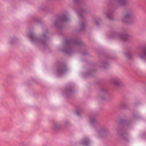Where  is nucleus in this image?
I'll return each instance as SVG.
<instances>
[{
  "mask_svg": "<svg viewBox=\"0 0 146 146\" xmlns=\"http://www.w3.org/2000/svg\"><path fill=\"white\" fill-rule=\"evenodd\" d=\"M76 3H78L80 1V0H73Z\"/></svg>",
  "mask_w": 146,
  "mask_h": 146,
  "instance_id": "nucleus-23",
  "label": "nucleus"
},
{
  "mask_svg": "<svg viewBox=\"0 0 146 146\" xmlns=\"http://www.w3.org/2000/svg\"><path fill=\"white\" fill-rule=\"evenodd\" d=\"M116 131L117 135L123 139L127 140L128 134L124 126L121 125L116 129Z\"/></svg>",
  "mask_w": 146,
  "mask_h": 146,
  "instance_id": "nucleus-5",
  "label": "nucleus"
},
{
  "mask_svg": "<svg viewBox=\"0 0 146 146\" xmlns=\"http://www.w3.org/2000/svg\"><path fill=\"white\" fill-rule=\"evenodd\" d=\"M83 55H85V54H83Z\"/></svg>",
  "mask_w": 146,
  "mask_h": 146,
  "instance_id": "nucleus-29",
  "label": "nucleus"
},
{
  "mask_svg": "<svg viewBox=\"0 0 146 146\" xmlns=\"http://www.w3.org/2000/svg\"><path fill=\"white\" fill-rule=\"evenodd\" d=\"M83 44L82 42L80 40H68L66 41L65 47L63 51L66 54H70L72 53V48L75 46H80Z\"/></svg>",
  "mask_w": 146,
  "mask_h": 146,
  "instance_id": "nucleus-1",
  "label": "nucleus"
},
{
  "mask_svg": "<svg viewBox=\"0 0 146 146\" xmlns=\"http://www.w3.org/2000/svg\"><path fill=\"white\" fill-rule=\"evenodd\" d=\"M90 143V140L88 139H85L81 143V144L83 145H85L86 146H88Z\"/></svg>",
  "mask_w": 146,
  "mask_h": 146,
  "instance_id": "nucleus-14",
  "label": "nucleus"
},
{
  "mask_svg": "<svg viewBox=\"0 0 146 146\" xmlns=\"http://www.w3.org/2000/svg\"><path fill=\"white\" fill-rule=\"evenodd\" d=\"M77 115H79V113H77Z\"/></svg>",
  "mask_w": 146,
  "mask_h": 146,
  "instance_id": "nucleus-28",
  "label": "nucleus"
},
{
  "mask_svg": "<svg viewBox=\"0 0 146 146\" xmlns=\"http://www.w3.org/2000/svg\"><path fill=\"white\" fill-rule=\"evenodd\" d=\"M119 123L121 125H123L125 126H128L130 124V122L129 121L121 119L119 121Z\"/></svg>",
  "mask_w": 146,
  "mask_h": 146,
  "instance_id": "nucleus-11",
  "label": "nucleus"
},
{
  "mask_svg": "<svg viewBox=\"0 0 146 146\" xmlns=\"http://www.w3.org/2000/svg\"><path fill=\"white\" fill-rule=\"evenodd\" d=\"M94 116V117H96V115H93Z\"/></svg>",
  "mask_w": 146,
  "mask_h": 146,
  "instance_id": "nucleus-27",
  "label": "nucleus"
},
{
  "mask_svg": "<svg viewBox=\"0 0 146 146\" xmlns=\"http://www.w3.org/2000/svg\"><path fill=\"white\" fill-rule=\"evenodd\" d=\"M112 83L116 86H118L119 85L120 82L119 80L117 79H114L112 80Z\"/></svg>",
  "mask_w": 146,
  "mask_h": 146,
  "instance_id": "nucleus-16",
  "label": "nucleus"
},
{
  "mask_svg": "<svg viewBox=\"0 0 146 146\" xmlns=\"http://www.w3.org/2000/svg\"><path fill=\"white\" fill-rule=\"evenodd\" d=\"M96 72V70L94 69H92L90 70V72H87L85 74V76L90 75L92 73L95 72Z\"/></svg>",
  "mask_w": 146,
  "mask_h": 146,
  "instance_id": "nucleus-21",
  "label": "nucleus"
},
{
  "mask_svg": "<svg viewBox=\"0 0 146 146\" xmlns=\"http://www.w3.org/2000/svg\"><path fill=\"white\" fill-rule=\"evenodd\" d=\"M102 134L106 136L109 133V131L107 129H103L102 130Z\"/></svg>",
  "mask_w": 146,
  "mask_h": 146,
  "instance_id": "nucleus-19",
  "label": "nucleus"
},
{
  "mask_svg": "<svg viewBox=\"0 0 146 146\" xmlns=\"http://www.w3.org/2000/svg\"><path fill=\"white\" fill-rule=\"evenodd\" d=\"M86 12V11H85L84 9H81L79 10L77 12V13L78 14V16L80 18H82L83 17V16L82 15V13H85Z\"/></svg>",
  "mask_w": 146,
  "mask_h": 146,
  "instance_id": "nucleus-17",
  "label": "nucleus"
},
{
  "mask_svg": "<svg viewBox=\"0 0 146 146\" xmlns=\"http://www.w3.org/2000/svg\"><path fill=\"white\" fill-rule=\"evenodd\" d=\"M69 20L67 15L64 14L59 17L58 19L54 22V25L58 29H61L63 27V23Z\"/></svg>",
  "mask_w": 146,
  "mask_h": 146,
  "instance_id": "nucleus-4",
  "label": "nucleus"
},
{
  "mask_svg": "<svg viewBox=\"0 0 146 146\" xmlns=\"http://www.w3.org/2000/svg\"><path fill=\"white\" fill-rule=\"evenodd\" d=\"M126 56L129 60L132 59L134 58V55L132 53L127 52L125 53Z\"/></svg>",
  "mask_w": 146,
  "mask_h": 146,
  "instance_id": "nucleus-15",
  "label": "nucleus"
},
{
  "mask_svg": "<svg viewBox=\"0 0 146 146\" xmlns=\"http://www.w3.org/2000/svg\"><path fill=\"white\" fill-rule=\"evenodd\" d=\"M126 106V105L125 103L122 102L120 104V106L122 108H123Z\"/></svg>",
  "mask_w": 146,
  "mask_h": 146,
  "instance_id": "nucleus-22",
  "label": "nucleus"
},
{
  "mask_svg": "<svg viewBox=\"0 0 146 146\" xmlns=\"http://www.w3.org/2000/svg\"><path fill=\"white\" fill-rule=\"evenodd\" d=\"M48 33L47 31L45 33L42 34V36L38 39L36 36L34 34L32 33H30L28 36L30 38L32 42L38 43L40 42L42 44L44 48L47 45L46 41L48 39V38L46 35V34Z\"/></svg>",
  "mask_w": 146,
  "mask_h": 146,
  "instance_id": "nucleus-2",
  "label": "nucleus"
},
{
  "mask_svg": "<svg viewBox=\"0 0 146 146\" xmlns=\"http://www.w3.org/2000/svg\"><path fill=\"white\" fill-rule=\"evenodd\" d=\"M68 68L66 65L64 63H61L57 66L56 72L58 75H60L65 73L68 71Z\"/></svg>",
  "mask_w": 146,
  "mask_h": 146,
  "instance_id": "nucleus-6",
  "label": "nucleus"
},
{
  "mask_svg": "<svg viewBox=\"0 0 146 146\" xmlns=\"http://www.w3.org/2000/svg\"><path fill=\"white\" fill-rule=\"evenodd\" d=\"M135 18L134 12L132 10L129 9H127L123 15L122 21L123 23H130L133 21Z\"/></svg>",
  "mask_w": 146,
  "mask_h": 146,
  "instance_id": "nucleus-3",
  "label": "nucleus"
},
{
  "mask_svg": "<svg viewBox=\"0 0 146 146\" xmlns=\"http://www.w3.org/2000/svg\"><path fill=\"white\" fill-rule=\"evenodd\" d=\"M100 94L101 98L104 100H109L111 97V96L109 93L108 90L104 88L101 89Z\"/></svg>",
  "mask_w": 146,
  "mask_h": 146,
  "instance_id": "nucleus-7",
  "label": "nucleus"
},
{
  "mask_svg": "<svg viewBox=\"0 0 146 146\" xmlns=\"http://www.w3.org/2000/svg\"><path fill=\"white\" fill-rule=\"evenodd\" d=\"M73 92V90L71 87H67L65 90V93L67 94H70Z\"/></svg>",
  "mask_w": 146,
  "mask_h": 146,
  "instance_id": "nucleus-13",
  "label": "nucleus"
},
{
  "mask_svg": "<svg viewBox=\"0 0 146 146\" xmlns=\"http://www.w3.org/2000/svg\"><path fill=\"white\" fill-rule=\"evenodd\" d=\"M93 116V115H92L91 116V118H92H92Z\"/></svg>",
  "mask_w": 146,
  "mask_h": 146,
  "instance_id": "nucleus-26",
  "label": "nucleus"
},
{
  "mask_svg": "<svg viewBox=\"0 0 146 146\" xmlns=\"http://www.w3.org/2000/svg\"><path fill=\"white\" fill-rule=\"evenodd\" d=\"M113 11L111 9L108 10V12L106 13V15L108 18L111 20H112L113 19Z\"/></svg>",
  "mask_w": 146,
  "mask_h": 146,
  "instance_id": "nucleus-12",
  "label": "nucleus"
},
{
  "mask_svg": "<svg viewBox=\"0 0 146 146\" xmlns=\"http://www.w3.org/2000/svg\"><path fill=\"white\" fill-rule=\"evenodd\" d=\"M142 52V53L141 52L139 53V56L141 59L146 61V45L143 46Z\"/></svg>",
  "mask_w": 146,
  "mask_h": 146,
  "instance_id": "nucleus-10",
  "label": "nucleus"
},
{
  "mask_svg": "<svg viewBox=\"0 0 146 146\" xmlns=\"http://www.w3.org/2000/svg\"><path fill=\"white\" fill-rule=\"evenodd\" d=\"M115 36H117L121 39L124 41L127 40L129 38L131 37V36L126 33H118L114 32Z\"/></svg>",
  "mask_w": 146,
  "mask_h": 146,
  "instance_id": "nucleus-9",
  "label": "nucleus"
},
{
  "mask_svg": "<svg viewBox=\"0 0 146 146\" xmlns=\"http://www.w3.org/2000/svg\"><path fill=\"white\" fill-rule=\"evenodd\" d=\"M53 126L54 128L56 129H59L61 127L60 125L56 123H54L53 124Z\"/></svg>",
  "mask_w": 146,
  "mask_h": 146,
  "instance_id": "nucleus-20",
  "label": "nucleus"
},
{
  "mask_svg": "<svg viewBox=\"0 0 146 146\" xmlns=\"http://www.w3.org/2000/svg\"><path fill=\"white\" fill-rule=\"evenodd\" d=\"M118 3V4H113L112 2L109 3V5H114L115 7L119 6H124L128 4L129 0H114Z\"/></svg>",
  "mask_w": 146,
  "mask_h": 146,
  "instance_id": "nucleus-8",
  "label": "nucleus"
},
{
  "mask_svg": "<svg viewBox=\"0 0 146 146\" xmlns=\"http://www.w3.org/2000/svg\"><path fill=\"white\" fill-rule=\"evenodd\" d=\"M80 31H84L86 29V26L84 23L81 22L80 25Z\"/></svg>",
  "mask_w": 146,
  "mask_h": 146,
  "instance_id": "nucleus-18",
  "label": "nucleus"
},
{
  "mask_svg": "<svg viewBox=\"0 0 146 146\" xmlns=\"http://www.w3.org/2000/svg\"><path fill=\"white\" fill-rule=\"evenodd\" d=\"M95 121V119H94L93 120L92 119H91V122H93L94 121Z\"/></svg>",
  "mask_w": 146,
  "mask_h": 146,
  "instance_id": "nucleus-25",
  "label": "nucleus"
},
{
  "mask_svg": "<svg viewBox=\"0 0 146 146\" xmlns=\"http://www.w3.org/2000/svg\"><path fill=\"white\" fill-rule=\"evenodd\" d=\"M95 22L96 23V25L97 26H99V23L97 21H96Z\"/></svg>",
  "mask_w": 146,
  "mask_h": 146,
  "instance_id": "nucleus-24",
  "label": "nucleus"
}]
</instances>
